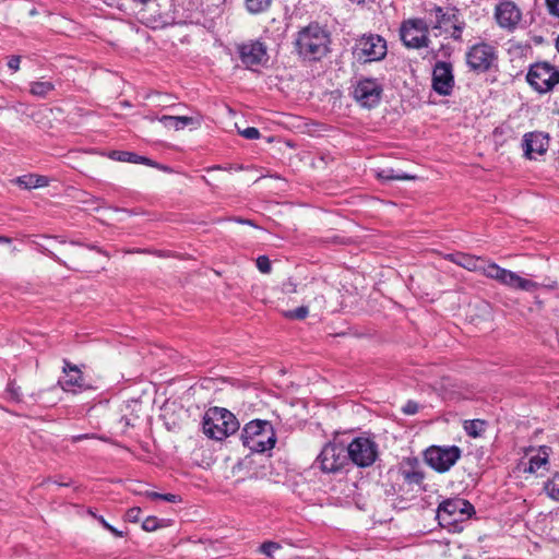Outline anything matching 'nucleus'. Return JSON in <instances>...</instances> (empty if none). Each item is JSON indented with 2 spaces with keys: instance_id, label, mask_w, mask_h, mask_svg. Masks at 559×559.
Listing matches in <instances>:
<instances>
[{
  "instance_id": "50",
  "label": "nucleus",
  "mask_w": 559,
  "mask_h": 559,
  "mask_svg": "<svg viewBox=\"0 0 559 559\" xmlns=\"http://www.w3.org/2000/svg\"><path fill=\"white\" fill-rule=\"evenodd\" d=\"M556 48H557V51L559 52V36L556 39Z\"/></svg>"
},
{
  "instance_id": "24",
  "label": "nucleus",
  "mask_w": 559,
  "mask_h": 559,
  "mask_svg": "<svg viewBox=\"0 0 559 559\" xmlns=\"http://www.w3.org/2000/svg\"><path fill=\"white\" fill-rule=\"evenodd\" d=\"M110 157L119 162L153 165V162L150 158L127 151H112L110 153Z\"/></svg>"
},
{
  "instance_id": "31",
  "label": "nucleus",
  "mask_w": 559,
  "mask_h": 559,
  "mask_svg": "<svg viewBox=\"0 0 559 559\" xmlns=\"http://www.w3.org/2000/svg\"><path fill=\"white\" fill-rule=\"evenodd\" d=\"M5 393L8 395V399L13 402L20 403L22 401L21 388L16 384L14 380L9 381L5 389Z\"/></svg>"
},
{
  "instance_id": "36",
  "label": "nucleus",
  "mask_w": 559,
  "mask_h": 559,
  "mask_svg": "<svg viewBox=\"0 0 559 559\" xmlns=\"http://www.w3.org/2000/svg\"><path fill=\"white\" fill-rule=\"evenodd\" d=\"M240 134L248 140H255L260 138V131L257 128L248 127L240 132Z\"/></svg>"
},
{
  "instance_id": "28",
  "label": "nucleus",
  "mask_w": 559,
  "mask_h": 559,
  "mask_svg": "<svg viewBox=\"0 0 559 559\" xmlns=\"http://www.w3.org/2000/svg\"><path fill=\"white\" fill-rule=\"evenodd\" d=\"M246 9L252 14H259L269 10L272 0H245Z\"/></svg>"
},
{
  "instance_id": "49",
  "label": "nucleus",
  "mask_w": 559,
  "mask_h": 559,
  "mask_svg": "<svg viewBox=\"0 0 559 559\" xmlns=\"http://www.w3.org/2000/svg\"><path fill=\"white\" fill-rule=\"evenodd\" d=\"M91 250H96L97 252H100V249L97 248L96 246L92 245V246H87Z\"/></svg>"
},
{
  "instance_id": "11",
  "label": "nucleus",
  "mask_w": 559,
  "mask_h": 559,
  "mask_svg": "<svg viewBox=\"0 0 559 559\" xmlns=\"http://www.w3.org/2000/svg\"><path fill=\"white\" fill-rule=\"evenodd\" d=\"M383 87L376 79H360L354 86L353 97L364 108H374L380 104Z\"/></svg>"
},
{
  "instance_id": "22",
  "label": "nucleus",
  "mask_w": 559,
  "mask_h": 559,
  "mask_svg": "<svg viewBox=\"0 0 559 559\" xmlns=\"http://www.w3.org/2000/svg\"><path fill=\"white\" fill-rule=\"evenodd\" d=\"M417 460H408L406 465L401 467V474L408 484L420 485L424 480V473L417 468Z\"/></svg>"
},
{
  "instance_id": "10",
  "label": "nucleus",
  "mask_w": 559,
  "mask_h": 559,
  "mask_svg": "<svg viewBox=\"0 0 559 559\" xmlns=\"http://www.w3.org/2000/svg\"><path fill=\"white\" fill-rule=\"evenodd\" d=\"M462 451L456 445H432L425 451L426 463L439 473L448 472L461 457Z\"/></svg>"
},
{
  "instance_id": "2",
  "label": "nucleus",
  "mask_w": 559,
  "mask_h": 559,
  "mask_svg": "<svg viewBox=\"0 0 559 559\" xmlns=\"http://www.w3.org/2000/svg\"><path fill=\"white\" fill-rule=\"evenodd\" d=\"M425 20L428 23L429 32L433 36L443 35L445 38H452L456 41L462 40V34L466 24L461 19L459 10L435 5L427 10Z\"/></svg>"
},
{
  "instance_id": "15",
  "label": "nucleus",
  "mask_w": 559,
  "mask_h": 559,
  "mask_svg": "<svg viewBox=\"0 0 559 559\" xmlns=\"http://www.w3.org/2000/svg\"><path fill=\"white\" fill-rule=\"evenodd\" d=\"M454 87L453 67L450 62H436L432 71V88L442 96L451 95Z\"/></svg>"
},
{
  "instance_id": "34",
  "label": "nucleus",
  "mask_w": 559,
  "mask_h": 559,
  "mask_svg": "<svg viewBox=\"0 0 559 559\" xmlns=\"http://www.w3.org/2000/svg\"><path fill=\"white\" fill-rule=\"evenodd\" d=\"M281 548L278 543L265 542L259 547V551L269 558H273L274 552Z\"/></svg>"
},
{
  "instance_id": "6",
  "label": "nucleus",
  "mask_w": 559,
  "mask_h": 559,
  "mask_svg": "<svg viewBox=\"0 0 559 559\" xmlns=\"http://www.w3.org/2000/svg\"><path fill=\"white\" fill-rule=\"evenodd\" d=\"M388 52L386 41L376 34L362 35L353 47L354 58L361 63L382 60Z\"/></svg>"
},
{
  "instance_id": "38",
  "label": "nucleus",
  "mask_w": 559,
  "mask_h": 559,
  "mask_svg": "<svg viewBox=\"0 0 559 559\" xmlns=\"http://www.w3.org/2000/svg\"><path fill=\"white\" fill-rule=\"evenodd\" d=\"M140 514H141V508L133 507L127 511L126 516H127V520L130 522H138L140 519Z\"/></svg>"
},
{
  "instance_id": "7",
  "label": "nucleus",
  "mask_w": 559,
  "mask_h": 559,
  "mask_svg": "<svg viewBox=\"0 0 559 559\" xmlns=\"http://www.w3.org/2000/svg\"><path fill=\"white\" fill-rule=\"evenodd\" d=\"M526 80L536 92L548 93L559 83V70L548 62H537L531 66Z\"/></svg>"
},
{
  "instance_id": "33",
  "label": "nucleus",
  "mask_w": 559,
  "mask_h": 559,
  "mask_svg": "<svg viewBox=\"0 0 559 559\" xmlns=\"http://www.w3.org/2000/svg\"><path fill=\"white\" fill-rule=\"evenodd\" d=\"M163 523L164 520H160L156 516H147L142 523V528L146 532H154L157 528L163 527Z\"/></svg>"
},
{
  "instance_id": "48",
  "label": "nucleus",
  "mask_w": 559,
  "mask_h": 559,
  "mask_svg": "<svg viewBox=\"0 0 559 559\" xmlns=\"http://www.w3.org/2000/svg\"><path fill=\"white\" fill-rule=\"evenodd\" d=\"M84 438H87V436H86V435H80V436H76V437L74 438V440H75V441H79V440H82V439H84Z\"/></svg>"
},
{
  "instance_id": "18",
  "label": "nucleus",
  "mask_w": 559,
  "mask_h": 559,
  "mask_svg": "<svg viewBox=\"0 0 559 559\" xmlns=\"http://www.w3.org/2000/svg\"><path fill=\"white\" fill-rule=\"evenodd\" d=\"M548 135L543 132H528L523 136L524 156L528 159L534 158V154L544 155L548 150Z\"/></svg>"
},
{
  "instance_id": "29",
  "label": "nucleus",
  "mask_w": 559,
  "mask_h": 559,
  "mask_svg": "<svg viewBox=\"0 0 559 559\" xmlns=\"http://www.w3.org/2000/svg\"><path fill=\"white\" fill-rule=\"evenodd\" d=\"M464 429L469 437H479L485 431V421L480 419L466 420Z\"/></svg>"
},
{
  "instance_id": "41",
  "label": "nucleus",
  "mask_w": 559,
  "mask_h": 559,
  "mask_svg": "<svg viewBox=\"0 0 559 559\" xmlns=\"http://www.w3.org/2000/svg\"><path fill=\"white\" fill-rule=\"evenodd\" d=\"M38 250L40 252H43L44 254H46L47 257L53 259L55 261H57L58 263H62L61 259L56 255L52 251H50L49 249H47L46 247L41 246V245H38Z\"/></svg>"
},
{
  "instance_id": "19",
  "label": "nucleus",
  "mask_w": 559,
  "mask_h": 559,
  "mask_svg": "<svg viewBox=\"0 0 559 559\" xmlns=\"http://www.w3.org/2000/svg\"><path fill=\"white\" fill-rule=\"evenodd\" d=\"M240 59L247 67L262 64L266 60V47L261 41L243 44L239 48Z\"/></svg>"
},
{
  "instance_id": "17",
  "label": "nucleus",
  "mask_w": 559,
  "mask_h": 559,
  "mask_svg": "<svg viewBox=\"0 0 559 559\" xmlns=\"http://www.w3.org/2000/svg\"><path fill=\"white\" fill-rule=\"evenodd\" d=\"M64 376L59 379V384L64 391L78 392L87 388L82 371L78 366L64 360L63 365Z\"/></svg>"
},
{
  "instance_id": "45",
  "label": "nucleus",
  "mask_w": 559,
  "mask_h": 559,
  "mask_svg": "<svg viewBox=\"0 0 559 559\" xmlns=\"http://www.w3.org/2000/svg\"><path fill=\"white\" fill-rule=\"evenodd\" d=\"M97 519L104 528H106V530L109 528L110 524L103 516H98Z\"/></svg>"
},
{
  "instance_id": "3",
  "label": "nucleus",
  "mask_w": 559,
  "mask_h": 559,
  "mask_svg": "<svg viewBox=\"0 0 559 559\" xmlns=\"http://www.w3.org/2000/svg\"><path fill=\"white\" fill-rule=\"evenodd\" d=\"M239 429L236 416L226 408L210 407L202 420L203 433L210 439L223 440Z\"/></svg>"
},
{
  "instance_id": "12",
  "label": "nucleus",
  "mask_w": 559,
  "mask_h": 559,
  "mask_svg": "<svg viewBox=\"0 0 559 559\" xmlns=\"http://www.w3.org/2000/svg\"><path fill=\"white\" fill-rule=\"evenodd\" d=\"M317 462L324 473L341 472L348 464L346 448L343 444L326 443L318 455Z\"/></svg>"
},
{
  "instance_id": "44",
  "label": "nucleus",
  "mask_w": 559,
  "mask_h": 559,
  "mask_svg": "<svg viewBox=\"0 0 559 559\" xmlns=\"http://www.w3.org/2000/svg\"><path fill=\"white\" fill-rule=\"evenodd\" d=\"M109 531L111 534H114L116 537H122L123 536V532L122 531H119L117 530L116 527H114L112 525L109 526V528L107 530Z\"/></svg>"
},
{
  "instance_id": "13",
  "label": "nucleus",
  "mask_w": 559,
  "mask_h": 559,
  "mask_svg": "<svg viewBox=\"0 0 559 559\" xmlns=\"http://www.w3.org/2000/svg\"><path fill=\"white\" fill-rule=\"evenodd\" d=\"M430 34L425 19L408 20L402 24L401 38L409 48L428 47Z\"/></svg>"
},
{
  "instance_id": "40",
  "label": "nucleus",
  "mask_w": 559,
  "mask_h": 559,
  "mask_svg": "<svg viewBox=\"0 0 559 559\" xmlns=\"http://www.w3.org/2000/svg\"><path fill=\"white\" fill-rule=\"evenodd\" d=\"M21 63V57L20 56H11L8 59V68L14 72L19 71Z\"/></svg>"
},
{
  "instance_id": "23",
  "label": "nucleus",
  "mask_w": 559,
  "mask_h": 559,
  "mask_svg": "<svg viewBox=\"0 0 559 559\" xmlns=\"http://www.w3.org/2000/svg\"><path fill=\"white\" fill-rule=\"evenodd\" d=\"M15 182L24 189H35L48 186L49 179L40 175H24L17 177Z\"/></svg>"
},
{
  "instance_id": "14",
  "label": "nucleus",
  "mask_w": 559,
  "mask_h": 559,
  "mask_svg": "<svg viewBox=\"0 0 559 559\" xmlns=\"http://www.w3.org/2000/svg\"><path fill=\"white\" fill-rule=\"evenodd\" d=\"M496 61V48L486 43L472 46L466 53L467 66L476 72L488 71Z\"/></svg>"
},
{
  "instance_id": "43",
  "label": "nucleus",
  "mask_w": 559,
  "mask_h": 559,
  "mask_svg": "<svg viewBox=\"0 0 559 559\" xmlns=\"http://www.w3.org/2000/svg\"><path fill=\"white\" fill-rule=\"evenodd\" d=\"M145 496L151 500H160L162 493L156 491H146Z\"/></svg>"
},
{
  "instance_id": "51",
  "label": "nucleus",
  "mask_w": 559,
  "mask_h": 559,
  "mask_svg": "<svg viewBox=\"0 0 559 559\" xmlns=\"http://www.w3.org/2000/svg\"><path fill=\"white\" fill-rule=\"evenodd\" d=\"M71 243H72V245L81 246V243H80V242H78V241H71Z\"/></svg>"
},
{
  "instance_id": "26",
  "label": "nucleus",
  "mask_w": 559,
  "mask_h": 559,
  "mask_svg": "<svg viewBox=\"0 0 559 559\" xmlns=\"http://www.w3.org/2000/svg\"><path fill=\"white\" fill-rule=\"evenodd\" d=\"M376 177L383 182L392 180H413L415 176H411L406 173L395 171L393 168H382L376 171Z\"/></svg>"
},
{
  "instance_id": "5",
  "label": "nucleus",
  "mask_w": 559,
  "mask_h": 559,
  "mask_svg": "<svg viewBox=\"0 0 559 559\" xmlns=\"http://www.w3.org/2000/svg\"><path fill=\"white\" fill-rule=\"evenodd\" d=\"M475 509L472 503L463 498H451L439 504L437 519L442 527L456 528V526L468 520Z\"/></svg>"
},
{
  "instance_id": "25",
  "label": "nucleus",
  "mask_w": 559,
  "mask_h": 559,
  "mask_svg": "<svg viewBox=\"0 0 559 559\" xmlns=\"http://www.w3.org/2000/svg\"><path fill=\"white\" fill-rule=\"evenodd\" d=\"M548 456H549V448L540 447L537 454L531 456L530 462H528V467L525 468V472L535 473L543 466L547 465Z\"/></svg>"
},
{
  "instance_id": "30",
  "label": "nucleus",
  "mask_w": 559,
  "mask_h": 559,
  "mask_svg": "<svg viewBox=\"0 0 559 559\" xmlns=\"http://www.w3.org/2000/svg\"><path fill=\"white\" fill-rule=\"evenodd\" d=\"M545 490L550 498L559 501V474L554 475V477L545 484Z\"/></svg>"
},
{
  "instance_id": "37",
  "label": "nucleus",
  "mask_w": 559,
  "mask_h": 559,
  "mask_svg": "<svg viewBox=\"0 0 559 559\" xmlns=\"http://www.w3.org/2000/svg\"><path fill=\"white\" fill-rule=\"evenodd\" d=\"M402 411L406 415H415L419 411V405L414 401H407Z\"/></svg>"
},
{
  "instance_id": "27",
  "label": "nucleus",
  "mask_w": 559,
  "mask_h": 559,
  "mask_svg": "<svg viewBox=\"0 0 559 559\" xmlns=\"http://www.w3.org/2000/svg\"><path fill=\"white\" fill-rule=\"evenodd\" d=\"M55 90V84L50 81L32 82L29 85V93L33 96L45 98Z\"/></svg>"
},
{
  "instance_id": "47",
  "label": "nucleus",
  "mask_w": 559,
  "mask_h": 559,
  "mask_svg": "<svg viewBox=\"0 0 559 559\" xmlns=\"http://www.w3.org/2000/svg\"><path fill=\"white\" fill-rule=\"evenodd\" d=\"M0 242L9 243V242H11V239L8 237H4V236H0Z\"/></svg>"
},
{
  "instance_id": "9",
  "label": "nucleus",
  "mask_w": 559,
  "mask_h": 559,
  "mask_svg": "<svg viewBox=\"0 0 559 559\" xmlns=\"http://www.w3.org/2000/svg\"><path fill=\"white\" fill-rule=\"evenodd\" d=\"M483 274L513 289L532 293L538 288L536 282L523 278L515 272L503 269L496 263L487 264V266L483 269Z\"/></svg>"
},
{
  "instance_id": "42",
  "label": "nucleus",
  "mask_w": 559,
  "mask_h": 559,
  "mask_svg": "<svg viewBox=\"0 0 559 559\" xmlns=\"http://www.w3.org/2000/svg\"><path fill=\"white\" fill-rule=\"evenodd\" d=\"M160 500H164V501H167V502H171V503H176L180 499H179V497L177 495H174V493H162Z\"/></svg>"
},
{
  "instance_id": "20",
  "label": "nucleus",
  "mask_w": 559,
  "mask_h": 559,
  "mask_svg": "<svg viewBox=\"0 0 559 559\" xmlns=\"http://www.w3.org/2000/svg\"><path fill=\"white\" fill-rule=\"evenodd\" d=\"M449 259L468 271H480L483 273V269L487 266L483 264L484 261L480 258L465 253L450 254Z\"/></svg>"
},
{
  "instance_id": "8",
  "label": "nucleus",
  "mask_w": 559,
  "mask_h": 559,
  "mask_svg": "<svg viewBox=\"0 0 559 559\" xmlns=\"http://www.w3.org/2000/svg\"><path fill=\"white\" fill-rule=\"evenodd\" d=\"M347 460L358 467H369L378 459V444L370 438H354L346 448Z\"/></svg>"
},
{
  "instance_id": "16",
  "label": "nucleus",
  "mask_w": 559,
  "mask_h": 559,
  "mask_svg": "<svg viewBox=\"0 0 559 559\" xmlns=\"http://www.w3.org/2000/svg\"><path fill=\"white\" fill-rule=\"evenodd\" d=\"M495 17L500 27L513 31L521 21L522 13L513 1L503 0L496 5Z\"/></svg>"
},
{
  "instance_id": "35",
  "label": "nucleus",
  "mask_w": 559,
  "mask_h": 559,
  "mask_svg": "<svg viewBox=\"0 0 559 559\" xmlns=\"http://www.w3.org/2000/svg\"><path fill=\"white\" fill-rule=\"evenodd\" d=\"M257 267L261 273L269 274L272 270L270 259L266 255H260L257 259Z\"/></svg>"
},
{
  "instance_id": "46",
  "label": "nucleus",
  "mask_w": 559,
  "mask_h": 559,
  "mask_svg": "<svg viewBox=\"0 0 559 559\" xmlns=\"http://www.w3.org/2000/svg\"><path fill=\"white\" fill-rule=\"evenodd\" d=\"M239 223L254 226L253 222L250 219H238Z\"/></svg>"
},
{
  "instance_id": "32",
  "label": "nucleus",
  "mask_w": 559,
  "mask_h": 559,
  "mask_svg": "<svg viewBox=\"0 0 559 559\" xmlns=\"http://www.w3.org/2000/svg\"><path fill=\"white\" fill-rule=\"evenodd\" d=\"M309 313V309L306 306H300L294 310L284 312V317L292 320H304Z\"/></svg>"
},
{
  "instance_id": "4",
  "label": "nucleus",
  "mask_w": 559,
  "mask_h": 559,
  "mask_svg": "<svg viewBox=\"0 0 559 559\" xmlns=\"http://www.w3.org/2000/svg\"><path fill=\"white\" fill-rule=\"evenodd\" d=\"M243 447L254 453H264L274 448L276 436L267 420L255 419L248 423L241 431Z\"/></svg>"
},
{
  "instance_id": "39",
  "label": "nucleus",
  "mask_w": 559,
  "mask_h": 559,
  "mask_svg": "<svg viewBox=\"0 0 559 559\" xmlns=\"http://www.w3.org/2000/svg\"><path fill=\"white\" fill-rule=\"evenodd\" d=\"M546 4L549 13L559 17V0H546Z\"/></svg>"
},
{
  "instance_id": "1",
  "label": "nucleus",
  "mask_w": 559,
  "mask_h": 559,
  "mask_svg": "<svg viewBox=\"0 0 559 559\" xmlns=\"http://www.w3.org/2000/svg\"><path fill=\"white\" fill-rule=\"evenodd\" d=\"M331 44L328 29L319 23H310L300 28L295 38V49L299 57L308 61H319L324 58Z\"/></svg>"
},
{
  "instance_id": "21",
  "label": "nucleus",
  "mask_w": 559,
  "mask_h": 559,
  "mask_svg": "<svg viewBox=\"0 0 559 559\" xmlns=\"http://www.w3.org/2000/svg\"><path fill=\"white\" fill-rule=\"evenodd\" d=\"M166 128H173L175 130H182L190 124H200L198 119L187 116H162L159 119Z\"/></svg>"
}]
</instances>
